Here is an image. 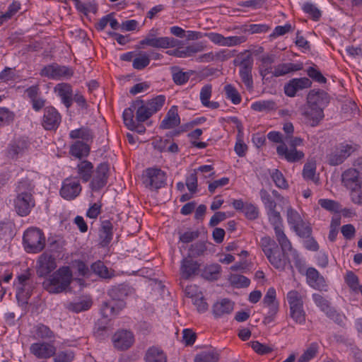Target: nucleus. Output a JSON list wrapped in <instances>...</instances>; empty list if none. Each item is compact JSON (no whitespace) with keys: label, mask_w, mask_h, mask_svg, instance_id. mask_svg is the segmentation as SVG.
I'll return each instance as SVG.
<instances>
[{"label":"nucleus","mask_w":362,"mask_h":362,"mask_svg":"<svg viewBox=\"0 0 362 362\" xmlns=\"http://www.w3.org/2000/svg\"><path fill=\"white\" fill-rule=\"evenodd\" d=\"M74 280L81 287L83 286L82 279H74L70 267L62 266L44 281L43 286L50 293H60L66 291Z\"/></svg>","instance_id":"nucleus-1"},{"label":"nucleus","mask_w":362,"mask_h":362,"mask_svg":"<svg viewBox=\"0 0 362 362\" xmlns=\"http://www.w3.org/2000/svg\"><path fill=\"white\" fill-rule=\"evenodd\" d=\"M270 223L274 226L276 239L281 247L284 255L291 256L295 261L296 266L301 272V266L303 261L299 257L298 252L291 247V244L282 229V221L280 214L275 210V208L267 210Z\"/></svg>","instance_id":"nucleus-2"},{"label":"nucleus","mask_w":362,"mask_h":362,"mask_svg":"<svg viewBox=\"0 0 362 362\" xmlns=\"http://www.w3.org/2000/svg\"><path fill=\"white\" fill-rule=\"evenodd\" d=\"M165 102V97L163 95L147 101L137 100V133H144L146 129L145 126L139 123L145 122V125L150 126L151 122L148 119L163 107Z\"/></svg>","instance_id":"nucleus-3"},{"label":"nucleus","mask_w":362,"mask_h":362,"mask_svg":"<svg viewBox=\"0 0 362 362\" xmlns=\"http://www.w3.org/2000/svg\"><path fill=\"white\" fill-rule=\"evenodd\" d=\"M342 182L350 192L351 201L354 204H362V177L355 169H349L342 174Z\"/></svg>","instance_id":"nucleus-4"},{"label":"nucleus","mask_w":362,"mask_h":362,"mask_svg":"<svg viewBox=\"0 0 362 362\" xmlns=\"http://www.w3.org/2000/svg\"><path fill=\"white\" fill-rule=\"evenodd\" d=\"M45 241L43 232L37 228L31 227L24 232L23 244L27 252L38 253L41 252L45 246Z\"/></svg>","instance_id":"nucleus-5"},{"label":"nucleus","mask_w":362,"mask_h":362,"mask_svg":"<svg viewBox=\"0 0 362 362\" xmlns=\"http://www.w3.org/2000/svg\"><path fill=\"white\" fill-rule=\"evenodd\" d=\"M308 99L303 115L308 124L315 126L324 117L322 97L319 94H309Z\"/></svg>","instance_id":"nucleus-6"},{"label":"nucleus","mask_w":362,"mask_h":362,"mask_svg":"<svg viewBox=\"0 0 362 362\" xmlns=\"http://www.w3.org/2000/svg\"><path fill=\"white\" fill-rule=\"evenodd\" d=\"M123 293L124 292L119 288H112L110 291V296L112 299L109 302L104 303L101 308V314L104 317L107 319L115 317L126 306L124 299H116L117 297L122 296Z\"/></svg>","instance_id":"nucleus-7"},{"label":"nucleus","mask_w":362,"mask_h":362,"mask_svg":"<svg viewBox=\"0 0 362 362\" xmlns=\"http://www.w3.org/2000/svg\"><path fill=\"white\" fill-rule=\"evenodd\" d=\"M303 140L301 138L294 137L289 141L290 148L287 147L285 144H281L276 147V152L281 158L288 162H297L304 157L303 152L296 149L297 146H303Z\"/></svg>","instance_id":"nucleus-8"},{"label":"nucleus","mask_w":362,"mask_h":362,"mask_svg":"<svg viewBox=\"0 0 362 362\" xmlns=\"http://www.w3.org/2000/svg\"><path fill=\"white\" fill-rule=\"evenodd\" d=\"M262 250L269 262L276 269L282 270L286 264L284 256L281 257L279 252L274 250L276 248L275 242L269 237H264L261 239Z\"/></svg>","instance_id":"nucleus-9"},{"label":"nucleus","mask_w":362,"mask_h":362,"mask_svg":"<svg viewBox=\"0 0 362 362\" xmlns=\"http://www.w3.org/2000/svg\"><path fill=\"white\" fill-rule=\"evenodd\" d=\"M274 62L272 57L263 59L262 64L260 66V74L263 78H265L268 74H272L274 76H280L288 74L290 72L300 69V66L292 63L281 64L276 66L272 71L270 65Z\"/></svg>","instance_id":"nucleus-10"},{"label":"nucleus","mask_w":362,"mask_h":362,"mask_svg":"<svg viewBox=\"0 0 362 362\" xmlns=\"http://www.w3.org/2000/svg\"><path fill=\"white\" fill-rule=\"evenodd\" d=\"M166 180V174L158 168H148L141 175L142 185L151 189L162 187Z\"/></svg>","instance_id":"nucleus-11"},{"label":"nucleus","mask_w":362,"mask_h":362,"mask_svg":"<svg viewBox=\"0 0 362 362\" xmlns=\"http://www.w3.org/2000/svg\"><path fill=\"white\" fill-rule=\"evenodd\" d=\"M74 74V71L70 67L53 64L45 66L40 71L42 76L54 80H66L70 78Z\"/></svg>","instance_id":"nucleus-12"},{"label":"nucleus","mask_w":362,"mask_h":362,"mask_svg":"<svg viewBox=\"0 0 362 362\" xmlns=\"http://www.w3.org/2000/svg\"><path fill=\"white\" fill-rule=\"evenodd\" d=\"M15 286L16 288V298L18 303L21 304L27 303L33 289V283L28 275L22 274L19 276L15 282Z\"/></svg>","instance_id":"nucleus-13"},{"label":"nucleus","mask_w":362,"mask_h":362,"mask_svg":"<svg viewBox=\"0 0 362 362\" xmlns=\"http://www.w3.org/2000/svg\"><path fill=\"white\" fill-rule=\"evenodd\" d=\"M82 187L76 177L66 178L62 184L60 195L66 200L76 198L81 192Z\"/></svg>","instance_id":"nucleus-14"},{"label":"nucleus","mask_w":362,"mask_h":362,"mask_svg":"<svg viewBox=\"0 0 362 362\" xmlns=\"http://www.w3.org/2000/svg\"><path fill=\"white\" fill-rule=\"evenodd\" d=\"M57 267L55 258L47 253L39 256L37 261V273L40 276H46Z\"/></svg>","instance_id":"nucleus-15"},{"label":"nucleus","mask_w":362,"mask_h":362,"mask_svg":"<svg viewBox=\"0 0 362 362\" xmlns=\"http://www.w3.org/2000/svg\"><path fill=\"white\" fill-rule=\"evenodd\" d=\"M109 166L107 163H100L96 169L94 177L90 182L92 191H98L105 186L108 177Z\"/></svg>","instance_id":"nucleus-16"},{"label":"nucleus","mask_w":362,"mask_h":362,"mask_svg":"<svg viewBox=\"0 0 362 362\" xmlns=\"http://www.w3.org/2000/svg\"><path fill=\"white\" fill-rule=\"evenodd\" d=\"M35 204L33 195L16 194V197L14 200L15 209L18 214L21 216L28 215L35 206Z\"/></svg>","instance_id":"nucleus-17"},{"label":"nucleus","mask_w":362,"mask_h":362,"mask_svg":"<svg viewBox=\"0 0 362 362\" xmlns=\"http://www.w3.org/2000/svg\"><path fill=\"white\" fill-rule=\"evenodd\" d=\"M30 351L39 359H47L54 356L56 348L51 343L36 342L30 345Z\"/></svg>","instance_id":"nucleus-18"},{"label":"nucleus","mask_w":362,"mask_h":362,"mask_svg":"<svg viewBox=\"0 0 362 362\" xmlns=\"http://www.w3.org/2000/svg\"><path fill=\"white\" fill-rule=\"evenodd\" d=\"M142 47L145 46L166 49L176 46V41L173 38L168 37H156L153 35H148L144 40L141 41Z\"/></svg>","instance_id":"nucleus-19"},{"label":"nucleus","mask_w":362,"mask_h":362,"mask_svg":"<svg viewBox=\"0 0 362 362\" xmlns=\"http://www.w3.org/2000/svg\"><path fill=\"white\" fill-rule=\"evenodd\" d=\"M134 341L133 333L127 330L118 331L112 337L114 346L119 350L129 348L133 344Z\"/></svg>","instance_id":"nucleus-20"},{"label":"nucleus","mask_w":362,"mask_h":362,"mask_svg":"<svg viewBox=\"0 0 362 362\" xmlns=\"http://www.w3.org/2000/svg\"><path fill=\"white\" fill-rule=\"evenodd\" d=\"M60 122L61 116L55 108L47 107L45 109L42 126L45 129H55L60 124Z\"/></svg>","instance_id":"nucleus-21"},{"label":"nucleus","mask_w":362,"mask_h":362,"mask_svg":"<svg viewBox=\"0 0 362 362\" xmlns=\"http://www.w3.org/2000/svg\"><path fill=\"white\" fill-rule=\"evenodd\" d=\"M207 37L212 42L220 46L231 47L244 42V37H243L229 36L225 37L216 33H209L207 34Z\"/></svg>","instance_id":"nucleus-22"},{"label":"nucleus","mask_w":362,"mask_h":362,"mask_svg":"<svg viewBox=\"0 0 362 362\" xmlns=\"http://www.w3.org/2000/svg\"><path fill=\"white\" fill-rule=\"evenodd\" d=\"M352 151V146L348 144H341L329 155V164L336 165L341 163Z\"/></svg>","instance_id":"nucleus-23"},{"label":"nucleus","mask_w":362,"mask_h":362,"mask_svg":"<svg viewBox=\"0 0 362 362\" xmlns=\"http://www.w3.org/2000/svg\"><path fill=\"white\" fill-rule=\"evenodd\" d=\"M180 123V118L178 114L177 107L173 105L168 111L160 127L164 129H169L177 127Z\"/></svg>","instance_id":"nucleus-24"},{"label":"nucleus","mask_w":362,"mask_h":362,"mask_svg":"<svg viewBox=\"0 0 362 362\" xmlns=\"http://www.w3.org/2000/svg\"><path fill=\"white\" fill-rule=\"evenodd\" d=\"M308 284L317 290H322L325 287V279L314 268H308L305 272Z\"/></svg>","instance_id":"nucleus-25"},{"label":"nucleus","mask_w":362,"mask_h":362,"mask_svg":"<svg viewBox=\"0 0 362 362\" xmlns=\"http://www.w3.org/2000/svg\"><path fill=\"white\" fill-rule=\"evenodd\" d=\"M262 303L269 309V313L271 315L276 314L279 310V302L276 300V292L274 287L268 288Z\"/></svg>","instance_id":"nucleus-26"},{"label":"nucleus","mask_w":362,"mask_h":362,"mask_svg":"<svg viewBox=\"0 0 362 362\" xmlns=\"http://www.w3.org/2000/svg\"><path fill=\"white\" fill-rule=\"evenodd\" d=\"M54 93L61 98L62 103L66 107L72 103V89L69 84L62 83L57 84L54 88Z\"/></svg>","instance_id":"nucleus-27"},{"label":"nucleus","mask_w":362,"mask_h":362,"mask_svg":"<svg viewBox=\"0 0 362 362\" xmlns=\"http://www.w3.org/2000/svg\"><path fill=\"white\" fill-rule=\"evenodd\" d=\"M234 308L233 303L227 299H223L216 302L213 307L214 314L217 317H221L229 314Z\"/></svg>","instance_id":"nucleus-28"},{"label":"nucleus","mask_w":362,"mask_h":362,"mask_svg":"<svg viewBox=\"0 0 362 362\" xmlns=\"http://www.w3.org/2000/svg\"><path fill=\"white\" fill-rule=\"evenodd\" d=\"M76 169L79 177L83 182H86L91 177L93 165L90 161L81 160L78 163Z\"/></svg>","instance_id":"nucleus-29"},{"label":"nucleus","mask_w":362,"mask_h":362,"mask_svg":"<svg viewBox=\"0 0 362 362\" xmlns=\"http://www.w3.org/2000/svg\"><path fill=\"white\" fill-rule=\"evenodd\" d=\"M195 291H197V287L195 286H189L185 289L187 295L192 298L193 304L196 306L198 312L204 313L208 309V305L202 296H194L193 292Z\"/></svg>","instance_id":"nucleus-30"},{"label":"nucleus","mask_w":362,"mask_h":362,"mask_svg":"<svg viewBox=\"0 0 362 362\" xmlns=\"http://www.w3.org/2000/svg\"><path fill=\"white\" fill-rule=\"evenodd\" d=\"M145 362H167V357L159 348L151 347L146 353Z\"/></svg>","instance_id":"nucleus-31"},{"label":"nucleus","mask_w":362,"mask_h":362,"mask_svg":"<svg viewBox=\"0 0 362 362\" xmlns=\"http://www.w3.org/2000/svg\"><path fill=\"white\" fill-rule=\"evenodd\" d=\"M90 148L88 146L82 141H76L70 147L69 153L74 157L81 158L88 155Z\"/></svg>","instance_id":"nucleus-32"},{"label":"nucleus","mask_w":362,"mask_h":362,"mask_svg":"<svg viewBox=\"0 0 362 362\" xmlns=\"http://www.w3.org/2000/svg\"><path fill=\"white\" fill-rule=\"evenodd\" d=\"M198 269V264L189 259H184L181 263L180 272L183 278H189Z\"/></svg>","instance_id":"nucleus-33"},{"label":"nucleus","mask_w":362,"mask_h":362,"mask_svg":"<svg viewBox=\"0 0 362 362\" xmlns=\"http://www.w3.org/2000/svg\"><path fill=\"white\" fill-rule=\"evenodd\" d=\"M35 185L27 178L21 180L16 186V194L18 195H33Z\"/></svg>","instance_id":"nucleus-34"},{"label":"nucleus","mask_w":362,"mask_h":362,"mask_svg":"<svg viewBox=\"0 0 362 362\" xmlns=\"http://www.w3.org/2000/svg\"><path fill=\"white\" fill-rule=\"evenodd\" d=\"M200 49L197 46L190 45L185 48H178L174 50L168 51L170 55H173L180 58H185L192 56L193 54L198 52Z\"/></svg>","instance_id":"nucleus-35"},{"label":"nucleus","mask_w":362,"mask_h":362,"mask_svg":"<svg viewBox=\"0 0 362 362\" xmlns=\"http://www.w3.org/2000/svg\"><path fill=\"white\" fill-rule=\"evenodd\" d=\"M211 95V86L209 85L204 86L200 92V100L203 105L211 108H216L218 105L216 102H210L209 99Z\"/></svg>","instance_id":"nucleus-36"},{"label":"nucleus","mask_w":362,"mask_h":362,"mask_svg":"<svg viewBox=\"0 0 362 362\" xmlns=\"http://www.w3.org/2000/svg\"><path fill=\"white\" fill-rule=\"evenodd\" d=\"M34 337L36 339H50L54 338V336L48 327L44 325H38L35 327Z\"/></svg>","instance_id":"nucleus-37"},{"label":"nucleus","mask_w":362,"mask_h":362,"mask_svg":"<svg viewBox=\"0 0 362 362\" xmlns=\"http://www.w3.org/2000/svg\"><path fill=\"white\" fill-rule=\"evenodd\" d=\"M135 107L132 105L131 107L124 110L123 112V119L125 126L131 131L134 132L136 124L134 120V110Z\"/></svg>","instance_id":"nucleus-38"},{"label":"nucleus","mask_w":362,"mask_h":362,"mask_svg":"<svg viewBox=\"0 0 362 362\" xmlns=\"http://www.w3.org/2000/svg\"><path fill=\"white\" fill-rule=\"evenodd\" d=\"M92 305L90 298L85 297L76 302L70 304V309L76 313H80L88 310Z\"/></svg>","instance_id":"nucleus-39"},{"label":"nucleus","mask_w":362,"mask_h":362,"mask_svg":"<svg viewBox=\"0 0 362 362\" xmlns=\"http://www.w3.org/2000/svg\"><path fill=\"white\" fill-rule=\"evenodd\" d=\"M291 317L298 324L303 325L305 322V313L303 305L290 308Z\"/></svg>","instance_id":"nucleus-40"},{"label":"nucleus","mask_w":362,"mask_h":362,"mask_svg":"<svg viewBox=\"0 0 362 362\" xmlns=\"http://www.w3.org/2000/svg\"><path fill=\"white\" fill-rule=\"evenodd\" d=\"M251 108L255 111H269L276 108V104L272 100H259L252 103Z\"/></svg>","instance_id":"nucleus-41"},{"label":"nucleus","mask_w":362,"mask_h":362,"mask_svg":"<svg viewBox=\"0 0 362 362\" xmlns=\"http://www.w3.org/2000/svg\"><path fill=\"white\" fill-rule=\"evenodd\" d=\"M91 269L95 274L102 278H110L112 276V272L100 261L93 264L91 265Z\"/></svg>","instance_id":"nucleus-42"},{"label":"nucleus","mask_w":362,"mask_h":362,"mask_svg":"<svg viewBox=\"0 0 362 362\" xmlns=\"http://www.w3.org/2000/svg\"><path fill=\"white\" fill-rule=\"evenodd\" d=\"M289 308L303 305L300 294L296 290H291L286 294Z\"/></svg>","instance_id":"nucleus-43"},{"label":"nucleus","mask_w":362,"mask_h":362,"mask_svg":"<svg viewBox=\"0 0 362 362\" xmlns=\"http://www.w3.org/2000/svg\"><path fill=\"white\" fill-rule=\"evenodd\" d=\"M53 357L54 362H71L74 358V353L71 350H62L55 352Z\"/></svg>","instance_id":"nucleus-44"},{"label":"nucleus","mask_w":362,"mask_h":362,"mask_svg":"<svg viewBox=\"0 0 362 362\" xmlns=\"http://www.w3.org/2000/svg\"><path fill=\"white\" fill-rule=\"evenodd\" d=\"M15 115L9 109L0 107V127L11 124L14 119Z\"/></svg>","instance_id":"nucleus-45"},{"label":"nucleus","mask_w":362,"mask_h":362,"mask_svg":"<svg viewBox=\"0 0 362 362\" xmlns=\"http://www.w3.org/2000/svg\"><path fill=\"white\" fill-rule=\"evenodd\" d=\"M21 8V4L18 2H13L9 6L7 11L0 16V25L4 22L11 19Z\"/></svg>","instance_id":"nucleus-46"},{"label":"nucleus","mask_w":362,"mask_h":362,"mask_svg":"<svg viewBox=\"0 0 362 362\" xmlns=\"http://www.w3.org/2000/svg\"><path fill=\"white\" fill-rule=\"evenodd\" d=\"M28 147L25 140H18L12 144L8 148V155L11 157L18 156Z\"/></svg>","instance_id":"nucleus-47"},{"label":"nucleus","mask_w":362,"mask_h":362,"mask_svg":"<svg viewBox=\"0 0 362 362\" xmlns=\"http://www.w3.org/2000/svg\"><path fill=\"white\" fill-rule=\"evenodd\" d=\"M240 76L247 88L251 90L252 88L251 68L247 66H242L240 69Z\"/></svg>","instance_id":"nucleus-48"},{"label":"nucleus","mask_w":362,"mask_h":362,"mask_svg":"<svg viewBox=\"0 0 362 362\" xmlns=\"http://www.w3.org/2000/svg\"><path fill=\"white\" fill-rule=\"evenodd\" d=\"M221 267L218 264H214L206 267L202 276L209 280L216 279L220 272Z\"/></svg>","instance_id":"nucleus-49"},{"label":"nucleus","mask_w":362,"mask_h":362,"mask_svg":"<svg viewBox=\"0 0 362 362\" xmlns=\"http://www.w3.org/2000/svg\"><path fill=\"white\" fill-rule=\"evenodd\" d=\"M234 151L239 157L245 156L247 151V146L243 141V133L241 130H239L237 140L234 146Z\"/></svg>","instance_id":"nucleus-50"},{"label":"nucleus","mask_w":362,"mask_h":362,"mask_svg":"<svg viewBox=\"0 0 362 362\" xmlns=\"http://www.w3.org/2000/svg\"><path fill=\"white\" fill-rule=\"evenodd\" d=\"M271 177L276 186L279 188L286 189L288 186L284 176L279 170H274Z\"/></svg>","instance_id":"nucleus-51"},{"label":"nucleus","mask_w":362,"mask_h":362,"mask_svg":"<svg viewBox=\"0 0 362 362\" xmlns=\"http://www.w3.org/2000/svg\"><path fill=\"white\" fill-rule=\"evenodd\" d=\"M315 170L316 166L314 162H308L305 163L303 170V177L306 180H310L316 182L317 178L315 177Z\"/></svg>","instance_id":"nucleus-52"},{"label":"nucleus","mask_w":362,"mask_h":362,"mask_svg":"<svg viewBox=\"0 0 362 362\" xmlns=\"http://www.w3.org/2000/svg\"><path fill=\"white\" fill-rule=\"evenodd\" d=\"M250 346L257 354L261 355L269 354L274 349L273 346L266 344H262L258 341H251Z\"/></svg>","instance_id":"nucleus-53"},{"label":"nucleus","mask_w":362,"mask_h":362,"mask_svg":"<svg viewBox=\"0 0 362 362\" xmlns=\"http://www.w3.org/2000/svg\"><path fill=\"white\" fill-rule=\"evenodd\" d=\"M345 281L349 287L354 291H360L358 279L352 272H348L345 278Z\"/></svg>","instance_id":"nucleus-54"},{"label":"nucleus","mask_w":362,"mask_h":362,"mask_svg":"<svg viewBox=\"0 0 362 362\" xmlns=\"http://www.w3.org/2000/svg\"><path fill=\"white\" fill-rule=\"evenodd\" d=\"M261 200L267 210L276 208V202L272 199L270 194L264 189L259 192Z\"/></svg>","instance_id":"nucleus-55"},{"label":"nucleus","mask_w":362,"mask_h":362,"mask_svg":"<svg viewBox=\"0 0 362 362\" xmlns=\"http://www.w3.org/2000/svg\"><path fill=\"white\" fill-rule=\"evenodd\" d=\"M317 352V346L313 344L305 351L297 362H308L315 356Z\"/></svg>","instance_id":"nucleus-56"},{"label":"nucleus","mask_w":362,"mask_h":362,"mask_svg":"<svg viewBox=\"0 0 362 362\" xmlns=\"http://www.w3.org/2000/svg\"><path fill=\"white\" fill-rule=\"evenodd\" d=\"M313 299L315 303V305L323 312L326 313L327 315H329V311L330 310L329 305L328 301L325 299L320 294L314 293L313 295Z\"/></svg>","instance_id":"nucleus-57"},{"label":"nucleus","mask_w":362,"mask_h":362,"mask_svg":"<svg viewBox=\"0 0 362 362\" xmlns=\"http://www.w3.org/2000/svg\"><path fill=\"white\" fill-rule=\"evenodd\" d=\"M186 185L191 194L196 192L197 187V170H193V171L187 177Z\"/></svg>","instance_id":"nucleus-58"},{"label":"nucleus","mask_w":362,"mask_h":362,"mask_svg":"<svg viewBox=\"0 0 362 362\" xmlns=\"http://www.w3.org/2000/svg\"><path fill=\"white\" fill-rule=\"evenodd\" d=\"M287 221L292 228L295 227V225H300L303 221L299 214L291 208L287 211Z\"/></svg>","instance_id":"nucleus-59"},{"label":"nucleus","mask_w":362,"mask_h":362,"mask_svg":"<svg viewBox=\"0 0 362 362\" xmlns=\"http://www.w3.org/2000/svg\"><path fill=\"white\" fill-rule=\"evenodd\" d=\"M293 230L297 233L298 235L303 238H309L311 233V228L310 226L302 221L300 225H295Z\"/></svg>","instance_id":"nucleus-60"},{"label":"nucleus","mask_w":362,"mask_h":362,"mask_svg":"<svg viewBox=\"0 0 362 362\" xmlns=\"http://www.w3.org/2000/svg\"><path fill=\"white\" fill-rule=\"evenodd\" d=\"M225 91L227 98L230 99L233 104L236 105L240 103L241 98L239 93L233 86L231 85H226L225 86Z\"/></svg>","instance_id":"nucleus-61"},{"label":"nucleus","mask_w":362,"mask_h":362,"mask_svg":"<svg viewBox=\"0 0 362 362\" xmlns=\"http://www.w3.org/2000/svg\"><path fill=\"white\" fill-rule=\"evenodd\" d=\"M230 283L236 287H247L250 285V281L242 275H232L230 277Z\"/></svg>","instance_id":"nucleus-62"},{"label":"nucleus","mask_w":362,"mask_h":362,"mask_svg":"<svg viewBox=\"0 0 362 362\" xmlns=\"http://www.w3.org/2000/svg\"><path fill=\"white\" fill-rule=\"evenodd\" d=\"M72 267L77 272L78 276H86L89 274L88 266L82 261L75 260L72 262Z\"/></svg>","instance_id":"nucleus-63"},{"label":"nucleus","mask_w":362,"mask_h":362,"mask_svg":"<svg viewBox=\"0 0 362 362\" xmlns=\"http://www.w3.org/2000/svg\"><path fill=\"white\" fill-rule=\"evenodd\" d=\"M318 202L322 208L331 212H337L339 209L338 203L333 200L321 199Z\"/></svg>","instance_id":"nucleus-64"}]
</instances>
